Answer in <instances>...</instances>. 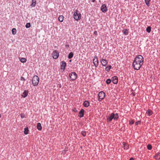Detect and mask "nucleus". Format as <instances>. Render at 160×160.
I'll return each instance as SVG.
<instances>
[{"instance_id":"1","label":"nucleus","mask_w":160,"mask_h":160,"mask_svg":"<svg viewBox=\"0 0 160 160\" xmlns=\"http://www.w3.org/2000/svg\"><path fill=\"white\" fill-rule=\"evenodd\" d=\"M143 61L144 58L142 56L137 55L133 62V68L136 70H139L143 63Z\"/></svg>"},{"instance_id":"2","label":"nucleus","mask_w":160,"mask_h":160,"mask_svg":"<svg viewBox=\"0 0 160 160\" xmlns=\"http://www.w3.org/2000/svg\"><path fill=\"white\" fill-rule=\"evenodd\" d=\"M118 118V114L117 113L114 114L112 113L110 116H108L107 118L108 122H110L113 119L114 120L117 119Z\"/></svg>"},{"instance_id":"3","label":"nucleus","mask_w":160,"mask_h":160,"mask_svg":"<svg viewBox=\"0 0 160 160\" xmlns=\"http://www.w3.org/2000/svg\"><path fill=\"white\" fill-rule=\"evenodd\" d=\"M73 16L74 19L76 21H78L81 18V14L77 10L74 12Z\"/></svg>"},{"instance_id":"4","label":"nucleus","mask_w":160,"mask_h":160,"mask_svg":"<svg viewBox=\"0 0 160 160\" xmlns=\"http://www.w3.org/2000/svg\"><path fill=\"white\" fill-rule=\"evenodd\" d=\"M39 78L37 76H34L32 79V84L34 86H37L38 83Z\"/></svg>"},{"instance_id":"5","label":"nucleus","mask_w":160,"mask_h":160,"mask_svg":"<svg viewBox=\"0 0 160 160\" xmlns=\"http://www.w3.org/2000/svg\"><path fill=\"white\" fill-rule=\"evenodd\" d=\"M98 99L99 101H101L105 97V93L103 91L100 92L98 94Z\"/></svg>"},{"instance_id":"6","label":"nucleus","mask_w":160,"mask_h":160,"mask_svg":"<svg viewBox=\"0 0 160 160\" xmlns=\"http://www.w3.org/2000/svg\"><path fill=\"white\" fill-rule=\"evenodd\" d=\"M69 77L71 78V80L74 81L76 79L77 77V75L75 72H72L69 73Z\"/></svg>"},{"instance_id":"7","label":"nucleus","mask_w":160,"mask_h":160,"mask_svg":"<svg viewBox=\"0 0 160 160\" xmlns=\"http://www.w3.org/2000/svg\"><path fill=\"white\" fill-rule=\"evenodd\" d=\"M93 62L95 67H97L98 65V58L97 56H95L93 59Z\"/></svg>"},{"instance_id":"8","label":"nucleus","mask_w":160,"mask_h":160,"mask_svg":"<svg viewBox=\"0 0 160 160\" xmlns=\"http://www.w3.org/2000/svg\"><path fill=\"white\" fill-rule=\"evenodd\" d=\"M52 57L53 58L55 59H57L59 55L58 52L56 50H54L52 54Z\"/></svg>"},{"instance_id":"9","label":"nucleus","mask_w":160,"mask_h":160,"mask_svg":"<svg viewBox=\"0 0 160 160\" xmlns=\"http://www.w3.org/2000/svg\"><path fill=\"white\" fill-rule=\"evenodd\" d=\"M101 9L102 12H106L107 10V9L106 5L105 4H103L102 5L101 8Z\"/></svg>"},{"instance_id":"10","label":"nucleus","mask_w":160,"mask_h":160,"mask_svg":"<svg viewBox=\"0 0 160 160\" xmlns=\"http://www.w3.org/2000/svg\"><path fill=\"white\" fill-rule=\"evenodd\" d=\"M101 62L103 66H106L108 63V61L105 59H102L101 60Z\"/></svg>"},{"instance_id":"11","label":"nucleus","mask_w":160,"mask_h":160,"mask_svg":"<svg viewBox=\"0 0 160 160\" xmlns=\"http://www.w3.org/2000/svg\"><path fill=\"white\" fill-rule=\"evenodd\" d=\"M118 79L117 77L115 76L112 78V82L113 83L116 84L118 83Z\"/></svg>"},{"instance_id":"12","label":"nucleus","mask_w":160,"mask_h":160,"mask_svg":"<svg viewBox=\"0 0 160 160\" xmlns=\"http://www.w3.org/2000/svg\"><path fill=\"white\" fill-rule=\"evenodd\" d=\"M66 65V62L64 61L62 62V64L61 65V69H63L64 71L65 68V67Z\"/></svg>"},{"instance_id":"13","label":"nucleus","mask_w":160,"mask_h":160,"mask_svg":"<svg viewBox=\"0 0 160 160\" xmlns=\"http://www.w3.org/2000/svg\"><path fill=\"white\" fill-rule=\"evenodd\" d=\"M84 111L83 109H82L79 112V116L82 118V117L84 116Z\"/></svg>"},{"instance_id":"14","label":"nucleus","mask_w":160,"mask_h":160,"mask_svg":"<svg viewBox=\"0 0 160 160\" xmlns=\"http://www.w3.org/2000/svg\"><path fill=\"white\" fill-rule=\"evenodd\" d=\"M28 92L27 91H24L22 93V96L24 98H25L28 95Z\"/></svg>"},{"instance_id":"15","label":"nucleus","mask_w":160,"mask_h":160,"mask_svg":"<svg viewBox=\"0 0 160 160\" xmlns=\"http://www.w3.org/2000/svg\"><path fill=\"white\" fill-rule=\"evenodd\" d=\"M89 102L88 101H85L83 103V105L85 107H88L89 105Z\"/></svg>"},{"instance_id":"16","label":"nucleus","mask_w":160,"mask_h":160,"mask_svg":"<svg viewBox=\"0 0 160 160\" xmlns=\"http://www.w3.org/2000/svg\"><path fill=\"white\" fill-rule=\"evenodd\" d=\"M155 159L157 160H159L160 159V153H158L154 156Z\"/></svg>"},{"instance_id":"17","label":"nucleus","mask_w":160,"mask_h":160,"mask_svg":"<svg viewBox=\"0 0 160 160\" xmlns=\"http://www.w3.org/2000/svg\"><path fill=\"white\" fill-rule=\"evenodd\" d=\"M37 128L39 131L41 130L42 127L41 124L40 123H38L37 125Z\"/></svg>"},{"instance_id":"18","label":"nucleus","mask_w":160,"mask_h":160,"mask_svg":"<svg viewBox=\"0 0 160 160\" xmlns=\"http://www.w3.org/2000/svg\"><path fill=\"white\" fill-rule=\"evenodd\" d=\"M146 113L148 116H150L152 114V112L151 110L148 109Z\"/></svg>"},{"instance_id":"19","label":"nucleus","mask_w":160,"mask_h":160,"mask_svg":"<svg viewBox=\"0 0 160 160\" xmlns=\"http://www.w3.org/2000/svg\"><path fill=\"white\" fill-rule=\"evenodd\" d=\"M122 32L124 33V34L125 35H128V31L127 29H123L122 30Z\"/></svg>"},{"instance_id":"20","label":"nucleus","mask_w":160,"mask_h":160,"mask_svg":"<svg viewBox=\"0 0 160 160\" xmlns=\"http://www.w3.org/2000/svg\"><path fill=\"white\" fill-rule=\"evenodd\" d=\"M36 4V0H32V3L31 4V6L32 7H34Z\"/></svg>"},{"instance_id":"21","label":"nucleus","mask_w":160,"mask_h":160,"mask_svg":"<svg viewBox=\"0 0 160 160\" xmlns=\"http://www.w3.org/2000/svg\"><path fill=\"white\" fill-rule=\"evenodd\" d=\"M112 66L111 65H108L105 68V70L107 72H109L110 69L111 68Z\"/></svg>"},{"instance_id":"22","label":"nucleus","mask_w":160,"mask_h":160,"mask_svg":"<svg viewBox=\"0 0 160 160\" xmlns=\"http://www.w3.org/2000/svg\"><path fill=\"white\" fill-rule=\"evenodd\" d=\"M58 20L59 22H62L63 20V17L62 15L60 16L58 18Z\"/></svg>"},{"instance_id":"23","label":"nucleus","mask_w":160,"mask_h":160,"mask_svg":"<svg viewBox=\"0 0 160 160\" xmlns=\"http://www.w3.org/2000/svg\"><path fill=\"white\" fill-rule=\"evenodd\" d=\"M19 60L20 62L22 63L25 62L27 61V59L26 58H19Z\"/></svg>"},{"instance_id":"24","label":"nucleus","mask_w":160,"mask_h":160,"mask_svg":"<svg viewBox=\"0 0 160 160\" xmlns=\"http://www.w3.org/2000/svg\"><path fill=\"white\" fill-rule=\"evenodd\" d=\"M28 133V128H24V133L25 135H27Z\"/></svg>"},{"instance_id":"25","label":"nucleus","mask_w":160,"mask_h":160,"mask_svg":"<svg viewBox=\"0 0 160 160\" xmlns=\"http://www.w3.org/2000/svg\"><path fill=\"white\" fill-rule=\"evenodd\" d=\"M13 35H15L16 33V29L15 28H13L12 30Z\"/></svg>"},{"instance_id":"26","label":"nucleus","mask_w":160,"mask_h":160,"mask_svg":"<svg viewBox=\"0 0 160 160\" xmlns=\"http://www.w3.org/2000/svg\"><path fill=\"white\" fill-rule=\"evenodd\" d=\"M73 53H72V52H71L69 53L68 56V58L69 59H71L72 58V57L73 56Z\"/></svg>"},{"instance_id":"27","label":"nucleus","mask_w":160,"mask_h":160,"mask_svg":"<svg viewBox=\"0 0 160 160\" xmlns=\"http://www.w3.org/2000/svg\"><path fill=\"white\" fill-rule=\"evenodd\" d=\"M146 31L147 32H150L151 31V28L150 27H148L146 28Z\"/></svg>"},{"instance_id":"28","label":"nucleus","mask_w":160,"mask_h":160,"mask_svg":"<svg viewBox=\"0 0 160 160\" xmlns=\"http://www.w3.org/2000/svg\"><path fill=\"white\" fill-rule=\"evenodd\" d=\"M151 0H145V2L147 6H149V3Z\"/></svg>"},{"instance_id":"29","label":"nucleus","mask_w":160,"mask_h":160,"mask_svg":"<svg viewBox=\"0 0 160 160\" xmlns=\"http://www.w3.org/2000/svg\"><path fill=\"white\" fill-rule=\"evenodd\" d=\"M81 134L83 137H85L86 135V132L84 131H82Z\"/></svg>"},{"instance_id":"30","label":"nucleus","mask_w":160,"mask_h":160,"mask_svg":"<svg viewBox=\"0 0 160 160\" xmlns=\"http://www.w3.org/2000/svg\"><path fill=\"white\" fill-rule=\"evenodd\" d=\"M147 148L148 150H151L152 148V145H150V144L148 145V146H147Z\"/></svg>"},{"instance_id":"31","label":"nucleus","mask_w":160,"mask_h":160,"mask_svg":"<svg viewBox=\"0 0 160 160\" xmlns=\"http://www.w3.org/2000/svg\"><path fill=\"white\" fill-rule=\"evenodd\" d=\"M111 82V80L110 79H108L106 81V83L107 84H110Z\"/></svg>"},{"instance_id":"32","label":"nucleus","mask_w":160,"mask_h":160,"mask_svg":"<svg viewBox=\"0 0 160 160\" xmlns=\"http://www.w3.org/2000/svg\"><path fill=\"white\" fill-rule=\"evenodd\" d=\"M27 28H28L30 27L31 24L30 23H27L25 26Z\"/></svg>"},{"instance_id":"33","label":"nucleus","mask_w":160,"mask_h":160,"mask_svg":"<svg viewBox=\"0 0 160 160\" xmlns=\"http://www.w3.org/2000/svg\"><path fill=\"white\" fill-rule=\"evenodd\" d=\"M122 144L124 147H125L124 148H125L126 147L127 148V149L128 148V146L126 144L125 142H123Z\"/></svg>"},{"instance_id":"34","label":"nucleus","mask_w":160,"mask_h":160,"mask_svg":"<svg viewBox=\"0 0 160 160\" xmlns=\"http://www.w3.org/2000/svg\"><path fill=\"white\" fill-rule=\"evenodd\" d=\"M20 116L22 118H23L25 117V115L24 113H22L21 114Z\"/></svg>"},{"instance_id":"35","label":"nucleus","mask_w":160,"mask_h":160,"mask_svg":"<svg viewBox=\"0 0 160 160\" xmlns=\"http://www.w3.org/2000/svg\"><path fill=\"white\" fill-rule=\"evenodd\" d=\"M20 80L22 81H24L25 80V79L24 78L22 77H21L20 78Z\"/></svg>"},{"instance_id":"36","label":"nucleus","mask_w":160,"mask_h":160,"mask_svg":"<svg viewBox=\"0 0 160 160\" xmlns=\"http://www.w3.org/2000/svg\"><path fill=\"white\" fill-rule=\"evenodd\" d=\"M94 34L96 35H97V31H95L94 32Z\"/></svg>"},{"instance_id":"37","label":"nucleus","mask_w":160,"mask_h":160,"mask_svg":"<svg viewBox=\"0 0 160 160\" xmlns=\"http://www.w3.org/2000/svg\"><path fill=\"white\" fill-rule=\"evenodd\" d=\"M134 122L133 121H130V123L131 124H133L134 123Z\"/></svg>"},{"instance_id":"38","label":"nucleus","mask_w":160,"mask_h":160,"mask_svg":"<svg viewBox=\"0 0 160 160\" xmlns=\"http://www.w3.org/2000/svg\"><path fill=\"white\" fill-rule=\"evenodd\" d=\"M129 160H134V159L133 158H131Z\"/></svg>"},{"instance_id":"39","label":"nucleus","mask_w":160,"mask_h":160,"mask_svg":"<svg viewBox=\"0 0 160 160\" xmlns=\"http://www.w3.org/2000/svg\"><path fill=\"white\" fill-rule=\"evenodd\" d=\"M95 1V0H92V2H94Z\"/></svg>"},{"instance_id":"40","label":"nucleus","mask_w":160,"mask_h":160,"mask_svg":"<svg viewBox=\"0 0 160 160\" xmlns=\"http://www.w3.org/2000/svg\"><path fill=\"white\" fill-rule=\"evenodd\" d=\"M61 87V85H59V88H60Z\"/></svg>"},{"instance_id":"41","label":"nucleus","mask_w":160,"mask_h":160,"mask_svg":"<svg viewBox=\"0 0 160 160\" xmlns=\"http://www.w3.org/2000/svg\"><path fill=\"white\" fill-rule=\"evenodd\" d=\"M74 112H76L77 111V110H75L74 111Z\"/></svg>"},{"instance_id":"42","label":"nucleus","mask_w":160,"mask_h":160,"mask_svg":"<svg viewBox=\"0 0 160 160\" xmlns=\"http://www.w3.org/2000/svg\"><path fill=\"white\" fill-rule=\"evenodd\" d=\"M1 114H0V118H1Z\"/></svg>"}]
</instances>
